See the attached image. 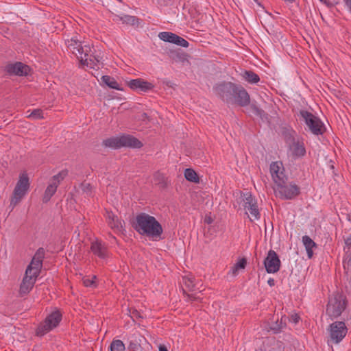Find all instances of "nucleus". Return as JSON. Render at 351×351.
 Returning <instances> with one entry per match:
<instances>
[{
    "label": "nucleus",
    "instance_id": "nucleus-1",
    "mask_svg": "<svg viewBox=\"0 0 351 351\" xmlns=\"http://www.w3.org/2000/svg\"><path fill=\"white\" fill-rule=\"evenodd\" d=\"M132 226L140 234L149 237L158 239L162 233L160 223L154 217L145 213L136 215Z\"/></svg>",
    "mask_w": 351,
    "mask_h": 351
},
{
    "label": "nucleus",
    "instance_id": "nucleus-2",
    "mask_svg": "<svg viewBox=\"0 0 351 351\" xmlns=\"http://www.w3.org/2000/svg\"><path fill=\"white\" fill-rule=\"evenodd\" d=\"M299 114L313 134L319 136L325 132V125L319 117L306 110H300Z\"/></svg>",
    "mask_w": 351,
    "mask_h": 351
},
{
    "label": "nucleus",
    "instance_id": "nucleus-3",
    "mask_svg": "<svg viewBox=\"0 0 351 351\" xmlns=\"http://www.w3.org/2000/svg\"><path fill=\"white\" fill-rule=\"evenodd\" d=\"M62 320V314L59 311H55L48 315L45 320L37 327L36 334L37 336L43 337L55 328H56Z\"/></svg>",
    "mask_w": 351,
    "mask_h": 351
},
{
    "label": "nucleus",
    "instance_id": "nucleus-4",
    "mask_svg": "<svg viewBox=\"0 0 351 351\" xmlns=\"http://www.w3.org/2000/svg\"><path fill=\"white\" fill-rule=\"evenodd\" d=\"M276 185L274 191L282 199H293L300 193V188L293 182L283 180V183Z\"/></svg>",
    "mask_w": 351,
    "mask_h": 351
},
{
    "label": "nucleus",
    "instance_id": "nucleus-5",
    "mask_svg": "<svg viewBox=\"0 0 351 351\" xmlns=\"http://www.w3.org/2000/svg\"><path fill=\"white\" fill-rule=\"evenodd\" d=\"M29 180L27 173L20 174L19 179L14 187L12 197L10 200V206L14 207L22 198L27 194L29 189Z\"/></svg>",
    "mask_w": 351,
    "mask_h": 351
},
{
    "label": "nucleus",
    "instance_id": "nucleus-6",
    "mask_svg": "<svg viewBox=\"0 0 351 351\" xmlns=\"http://www.w3.org/2000/svg\"><path fill=\"white\" fill-rule=\"evenodd\" d=\"M347 300L346 297L342 294L337 293L329 299L326 313L330 317L337 318L345 310Z\"/></svg>",
    "mask_w": 351,
    "mask_h": 351
},
{
    "label": "nucleus",
    "instance_id": "nucleus-7",
    "mask_svg": "<svg viewBox=\"0 0 351 351\" xmlns=\"http://www.w3.org/2000/svg\"><path fill=\"white\" fill-rule=\"evenodd\" d=\"M237 84L230 82H221L216 84L213 87V91L218 97L226 103H232L233 95Z\"/></svg>",
    "mask_w": 351,
    "mask_h": 351
},
{
    "label": "nucleus",
    "instance_id": "nucleus-8",
    "mask_svg": "<svg viewBox=\"0 0 351 351\" xmlns=\"http://www.w3.org/2000/svg\"><path fill=\"white\" fill-rule=\"evenodd\" d=\"M68 170L63 169L60 171L58 174L53 176L47 189H45V193L43 195V200L44 202H47L50 200L51 197L55 194L57 191V188L60 184V182L67 176Z\"/></svg>",
    "mask_w": 351,
    "mask_h": 351
},
{
    "label": "nucleus",
    "instance_id": "nucleus-9",
    "mask_svg": "<svg viewBox=\"0 0 351 351\" xmlns=\"http://www.w3.org/2000/svg\"><path fill=\"white\" fill-rule=\"evenodd\" d=\"M330 339L334 343H339L346 337L348 328L343 322H335L329 326Z\"/></svg>",
    "mask_w": 351,
    "mask_h": 351
},
{
    "label": "nucleus",
    "instance_id": "nucleus-10",
    "mask_svg": "<svg viewBox=\"0 0 351 351\" xmlns=\"http://www.w3.org/2000/svg\"><path fill=\"white\" fill-rule=\"evenodd\" d=\"M265 269L269 274H275L280 270L281 262L275 251L270 250L264 260Z\"/></svg>",
    "mask_w": 351,
    "mask_h": 351
},
{
    "label": "nucleus",
    "instance_id": "nucleus-11",
    "mask_svg": "<svg viewBox=\"0 0 351 351\" xmlns=\"http://www.w3.org/2000/svg\"><path fill=\"white\" fill-rule=\"evenodd\" d=\"M270 173L276 184L283 183V180H287L288 178L285 173V168L281 161L272 162L270 164Z\"/></svg>",
    "mask_w": 351,
    "mask_h": 351
},
{
    "label": "nucleus",
    "instance_id": "nucleus-12",
    "mask_svg": "<svg viewBox=\"0 0 351 351\" xmlns=\"http://www.w3.org/2000/svg\"><path fill=\"white\" fill-rule=\"evenodd\" d=\"M4 71L10 75L27 76L30 71V69L27 65L21 62H16L8 64L5 66Z\"/></svg>",
    "mask_w": 351,
    "mask_h": 351
},
{
    "label": "nucleus",
    "instance_id": "nucleus-13",
    "mask_svg": "<svg viewBox=\"0 0 351 351\" xmlns=\"http://www.w3.org/2000/svg\"><path fill=\"white\" fill-rule=\"evenodd\" d=\"M243 206L245 210L250 212L254 219L258 220L261 217V214L258 208L257 200L250 193L245 194L243 199Z\"/></svg>",
    "mask_w": 351,
    "mask_h": 351
},
{
    "label": "nucleus",
    "instance_id": "nucleus-14",
    "mask_svg": "<svg viewBox=\"0 0 351 351\" xmlns=\"http://www.w3.org/2000/svg\"><path fill=\"white\" fill-rule=\"evenodd\" d=\"M234 99L232 104H237L240 106H246L250 102V97L247 90L241 86L237 84L234 90Z\"/></svg>",
    "mask_w": 351,
    "mask_h": 351
},
{
    "label": "nucleus",
    "instance_id": "nucleus-15",
    "mask_svg": "<svg viewBox=\"0 0 351 351\" xmlns=\"http://www.w3.org/2000/svg\"><path fill=\"white\" fill-rule=\"evenodd\" d=\"M106 217L108 225L114 232L120 233L124 230V221L118 217V216L114 215L112 212H106Z\"/></svg>",
    "mask_w": 351,
    "mask_h": 351
},
{
    "label": "nucleus",
    "instance_id": "nucleus-16",
    "mask_svg": "<svg viewBox=\"0 0 351 351\" xmlns=\"http://www.w3.org/2000/svg\"><path fill=\"white\" fill-rule=\"evenodd\" d=\"M128 85L133 90L144 93L152 90L154 87L152 83L142 78L131 80L128 82Z\"/></svg>",
    "mask_w": 351,
    "mask_h": 351
},
{
    "label": "nucleus",
    "instance_id": "nucleus-17",
    "mask_svg": "<svg viewBox=\"0 0 351 351\" xmlns=\"http://www.w3.org/2000/svg\"><path fill=\"white\" fill-rule=\"evenodd\" d=\"M90 250L94 255L101 259H106L109 256V252L106 244L101 241L96 240L91 243Z\"/></svg>",
    "mask_w": 351,
    "mask_h": 351
},
{
    "label": "nucleus",
    "instance_id": "nucleus-18",
    "mask_svg": "<svg viewBox=\"0 0 351 351\" xmlns=\"http://www.w3.org/2000/svg\"><path fill=\"white\" fill-rule=\"evenodd\" d=\"M121 142L122 147L131 148H141L143 147V143L138 138L130 134L121 135Z\"/></svg>",
    "mask_w": 351,
    "mask_h": 351
},
{
    "label": "nucleus",
    "instance_id": "nucleus-19",
    "mask_svg": "<svg viewBox=\"0 0 351 351\" xmlns=\"http://www.w3.org/2000/svg\"><path fill=\"white\" fill-rule=\"evenodd\" d=\"M35 282L36 281L34 280V278L23 277L19 289L20 296L22 297L29 293L32 289Z\"/></svg>",
    "mask_w": 351,
    "mask_h": 351
},
{
    "label": "nucleus",
    "instance_id": "nucleus-20",
    "mask_svg": "<svg viewBox=\"0 0 351 351\" xmlns=\"http://www.w3.org/2000/svg\"><path fill=\"white\" fill-rule=\"evenodd\" d=\"M102 145L106 147L112 149H119L122 147L121 142V136L117 137H111L103 141Z\"/></svg>",
    "mask_w": 351,
    "mask_h": 351
},
{
    "label": "nucleus",
    "instance_id": "nucleus-21",
    "mask_svg": "<svg viewBox=\"0 0 351 351\" xmlns=\"http://www.w3.org/2000/svg\"><path fill=\"white\" fill-rule=\"evenodd\" d=\"M45 251L43 247H40L36 252L30 264L38 266L40 268L43 267V261L45 258Z\"/></svg>",
    "mask_w": 351,
    "mask_h": 351
},
{
    "label": "nucleus",
    "instance_id": "nucleus-22",
    "mask_svg": "<svg viewBox=\"0 0 351 351\" xmlns=\"http://www.w3.org/2000/svg\"><path fill=\"white\" fill-rule=\"evenodd\" d=\"M66 44L69 49V50L77 56L79 54V52L80 51V49H82V43L78 40L72 38L70 40H67L66 41Z\"/></svg>",
    "mask_w": 351,
    "mask_h": 351
},
{
    "label": "nucleus",
    "instance_id": "nucleus-23",
    "mask_svg": "<svg viewBox=\"0 0 351 351\" xmlns=\"http://www.w3.org/2000/svg\"><path fill=\"white\" fill-rule=\"evenodd\" d=\"M292 155L295 157H302L306 154L303 143L294 142L291 147Z\"/></svg>",
    "mask_w": 351,
    "mask_h": 351
},
{
    "label": "nucleus",
    "instance_id": "nucleus-24",
    "mask_svg": "<svg viewBox=\"0 0 351 351\" xmlns=\"http://www.w3.org/2000/svg\"><path fill=\"white\" fill-rule=\"evenodd\" d=\"M101 81L104 84L108 86L109 88L121 90L122 88H121L120 84L117 82V80L110 75H103L101 77Z\"/></svg>",
    "mask_w": 351,
    "mask_h": 351
},
{
    "label": "nucleus",
    "instance_id": "nucleus-25",
    "mask_svg": "<svg viewBox=\"0 0 351 351\" xmlns=\"http://www.w3.org/2000/svg\"><path fill=\"white\" fill-rule=\"evenodd\" d=\"M302 242L306 248L308 257L311 258L313 256V248L316 246V243L307 235L302 237Z\"/></svg>",
    "mask_w": 351,
    "mask_h": 351
},
{
    "label": "nucleus",
    "instance_id": "nucleus-26",
    "mask_svg": "<svg viewBox=\"0 0 351 351\" xmlns=\"http://www.w3.org/2000/svg\"><path fill=\"white\" fill-rule=\"evenodd\" d=\"M40 267L29 264L26 269L24 277L34 278V280L36 281L40 274Z\"/></svg>",
    "mask_w": 351,
    "mask_h": 351
},
{
    "label": "nucleus",
    "instance_id": "nucleus-27",
    "mask_svg": "<svg viewBox=\"0 0 351 351\" xmlns=\"http://www.w3.org/2000/svg\"><path fill=\"white\" fill-rule=\"evenodd\" d=\"M99 61V56L97 55H95L94 53H93V56L90 58H84L83 57H81V64L82 65H86L87 66H89L93 69H94L95 66L97 65Z\"/></svg>",
    "mask_w": 351,
    "mask_h": 351
},
{
    "label": "nucleus",
    "instance_id": "nucleus-28",
    "mask_svg": "<svg viewBox=\"0 0 351 351\" xmlns=\"http://www.w3.org/2000/svg\"><path fill=\"white\" fill-rule=\"evenodd\" d=\"M241 76L250 84H256L260 81L259 76L252 71H245L241 73Z\"/></svg>",
    "mask_w": 351,
    "mask_h": 351
},
{
    "label": "nucleus",
    "instance_id": "nucleus-29",
    "mask_svg": "<svg viewBox=\"0 0 351 351\" xmlns=\"http://www.w3.org/2000/svg\"><path fill=\"white\" fill-rule=\"evenodd\" d=\"M114 19H113L114 21L119 20L123 22V23L134 25L137 21L138 18L134 16H130L128 14H124L123 16L119 15H114Z\"/></svg>",
    "mask_w": 351,
    "mask_h": 351
},
{
    "label": "nucleus",
    "instance_id": "nucleus-30",
    "mask_svg": "<svg viewBox=\"0 0 351 351\" xmlns=\"http://www.w3.org/2000/svg\"><path fill=\"white\" fill-rule=\"evenodd\" d=\"M185 178L190 182L199 183V178L197 173L192 169H186L184 171Z\"/></svg>",
    "mask_w": 351,
    "mask_h": 351
},
{
    "label": "nucleus",
    "instance_id": "nucleus-31",
    "mask_svg": "<svg viewBox=\"0 0 351 351\" xmlns=\"http://www.w3.org/2000/svg\"><path fill=\"white\" fill-rule=\"evenodd\" d=\"M176 35L170 32H162L159 33L158 38L162 41L174 44Z\"/></svg>",
    "mask_w": 351,
    "mask_h": 351
},
{
    "label": "nucleus",
    "instance_id": "nucleus-32",
    "mask_svg": "<svg viewBox=\"0 0 351 351\" xmlns=\"http://www.w3.org/2000/svg\"><path fill=\"white\" fill-rule=\"evenodd\" d=\"M93 53V51L88 45H82V49H80V51L79 52V54L77 56V58L81 61V57H83L84 58H90L92 57Z\"/></svg>",
    "mask_w": 351,
    "mask_h": 351
},
{
    "label": "nucleus",
    "instance_id": "nucleus-33",
    "mask_svg": "<svg viewBox=\"0 0 351 351\" xmlns=\"http://www.w3.org/2000/svg\"><path fill=\"white\" fill-rule=\"evenodd\" d=\"M182 283L190 291H193L196 289V284L194 282V278L192 276H184L182 278Z\"/></svg>",
    "mask_w": 351,
    "mask_h": 351
},
{
    "label": "nucleus",
    "instance_id": "nucleus-34",
    "mask_svg": "<svg viewBox=\"0 0 351 351\" xmlns=\"http://www.w3.org/2000/svg\"><path fill=\"white\" fill-rule=\"evenodd\" d=\"M247 265V261L245 258H242L239 260V261L234 265V266L231 269V271L233 276H237L238 274V271L240 269H245Z\"/></svg>",
    "mask_w": 351,
    "mask_h": 351
},
{
    "label": "nucleus",
    "instance_id": "nucleus-35",
    "mask_svg": "<svg viewBox=\"0 0 351 351\" xmlns=\"http://www.w3.org/2000/svg\"><path fill=\"white\" fill-rule=\"evenodd\" d=\"M153 181L155 184L160 185L161 187H164L166 185L165 176L163 173L157 171L154 174Z\"/></svg>",
    "mask_w": 351,
    "mask_h": 351
},
{
    "label": "nucleus",
    "instance_id": "nucleus-36",
    "mask_svg": "<svg viewBox=\"0 0 351 351\" xmlns=\"http://www.w3.org/2000/svg\"><path fill=\"white\" fill-rule=\"evenodd\" d=\"M111 351H125V346L122 341L119 339H114L110 343Z\"/></svg>",
    "mask_w": 351,
    "mask_h": 351
},
{
    "label": "nucleus",
    "instance_id": "nucleus-37",
    "mask_svg": "<svg viewBox=\"0 0 351 351\" xmlns=\"http://www.w3.org/2000/svg\"><path fill=\"white\" fill-rule=\"evenodd\" d=\"M79 189L82 191L83 193L86 194L88 196H90L92 194V186L89 183H81L79 185Z\"/></svg>",
    "mask_w": 351,
    "mask_h": 351
},
{
    "label": "nucleus",
    "instance_id": "nucleus-38",
    "mask_svg": "<svg viewBox=\"0 0 351 351\" xmlns=\"http://www.w3.org/2000/svg\"><path fill=\"white\" fill-rule=\"evenodd\" d=\"M174 44L185 48L189 46V43L187 40L178 35L176 36Z\"/></svg>",
    "mask_w": 351,
    "mask_h": 351
},
{
    "label": "nucleus",
    "instance_id": "nucleus-39",
    "mask_svg": "<svg viewBox=\"0 0 351 351\" xmlns=\"http://www.w3.org/2000/svg\"><path fill=\"white\" fill-rule=\"evenodd\" d=\"M29 117L32 119H43V111L40 109H35L31 112Z\"/></svg>",
    "mask_w": 351,
    "mask_h": 351
},
{
    "label": "nucleus",
    "instance_id": "nucleus-40",
    "mask_svg": "<svg viewBox=\"0 0 351 351\" xmlns=\"http://www.w3.org/2000/svg\"><path fill=\"white\" fill-rule=\"evenodd\" d=\"M96 276H93L91 279L90 278H86L84 280L83 283L84 286L87 287H96V282H95Z\"/></svg>",
    "mask_w": 351,
    "mask_h": 351
},
{
    "label": "nucleus",
    "instance_id": "nucleus-41",
    "mask_svg": "<svg viewBox=\"0 0 351 351\" xmlns=\"http://www.w3.org/2000/svg\"><path fill=\"white\" fill-rule=\"evenodd\" d=\"M328 8H333L339 3V0H319Z\"/></svg>",
    "mask_w": 351,
    "mask_h": 351
},
{
    "label": "nucleus",
    "instance_id": "nucleus-42",
    "mask_svg": "<svg viewBox=\"0 0 351 351\" xmlns=\"http://www.w3.org/2000/svg\"><path fill=\"white\" fill-rule=\"evenodd\" d=\"M252 109L253 110V112L256 114L257 116H259L260 117H263L265 114V112L263 110L259 108L258 107H257L256 106H252Z\"/></svg>",
    "mask_w": 351,
    "mask_h": 351
},
{
    "label": "nucleus",
    "instance_id": "nucleus-43",
    "mask_svg": "<svg viewBox=\"0 0 351 351\" xmlns=\"http://www.w3.org/2000/svg\"><path fill=\"white\" fill-rule=\"evenodd\" d=\"M351 247V234L349 235L346 239H345V246L343 247V250L346 251V249L348 251L350 248Z\"/></svg>",
    "mask_w": 351,
    "mask_h": 351
},
{
    "label": "nucleus",
    "instance_id": "nucleus-44",
    "mask_svg": "<svg viewBox=\"0 0 351 351\" xmlns=\"http://www.w3.org/2000/svg\"><path fill=\"white\" fill-rule=\"evenodd\" d=\"M183 291H184V294L186 295L189 300L193 301V300H199V297L197 296L196 293L186 294L184 290Z\"/></svg>",
    "mask_w": 351,
    "mask_h": 351
},
{
    "label": "nucleus",
    "instance_id": "nucleus-45",
    "mask_svg": "<svg viewBox=\"0 0 351 351\" xmlns=\"http://www.w3.org/2000/svg\"><path fill=\"white\" fill-rule=\"evenodd\" d=\"M270 329L273 330L274 333H278L280 330V326L276 324L275 326H271Z\"/></svg>",
    "mask_w": 351,
    "mask_h": 351
},
{
    "label": "nucleus",
    "instance_id": "nucleus-46",
    "mask_svg": "<svg viewBox=\"0 0 351 351\" xmlns=\"http://www.w3.org/2000/svg\"><path fill=\"white\" fill-rule=\"evenodd\" d=\"M267 284H268L270 287H273V286H274V285H275V280H274V279H273V278H269V279L267 280Z\"/></svg>",
    "mask_w": 351,
    "mask_h": 351
},
{
    "label": "nucleus",
    "instance_id": "nucleus-47",
    "mask_svg": "<svg viewBox=\"0 0 351 351\" xmlns=\"http://www.w3.org/2000/svg\"><path fill=\"white\" fill-rule=\"evenodd\" d=\"M159 351H168L167 347L165 345L160 344L158 347Z\"/></svg>",
    "mask_w": 351,
    "mask_h": 351
},
{
    "label": "nucleus",
    "instance_id": "nucleus-48",
    "mask_svg": "<svg viewBox=\"0 0 351 351\" xmlns=\"http://www.w3.org/2000/svg\"><path fill=\"white\" fill-rule=\"evenodd\" d=\"M343 1L350 11L351 10V0H343Z\"/></svg>",
    "mask_w": 351,
    "mask_h": 351
},
{
    "label": "nucleus",
    "instance_id": "nucleus-49",
    "mask_svg": "<svg viewBox=\"0 0 351 351\" xmlns=\"http://www.w3.org/2000/svg\"><path fill=\"white\" fill-rule=\"evenodd\" d=\"M343 1L350 11L351 10V0H343Z\"/></svg>",
    "mask_w": 351,
    "mask_h": 351
},
{
    "label": "nucleus",
    "instance_id": "nucleus-50",
    "mask_svg": "<svg viewBox=\"0 0 351 351\" xmlns=\"http://www.w3.org/2000/svg\"><path fill=\"white\" fill-rule=\"evenodd\" d=\"M163 84H165L166 86H169V87H172L173 84L172 83V82L171 81H169V80H165L163 82Z\"/></svg>",
    "mask_w": 351,
    "mask_h": 351
},
{
    "label": "nucleus",
    "instance_id": "nucleus-51",
    "mask_svg": "<svg viewBox=\"0 0 351 351\" xmlns=\"http://www.w3.org/2000/svg\"><path fill=\"white\" fill-rule=\"evenodd\" d=\"M292 320L295 322V323H297L298 321V317L297 316V315H293L292 316Z\"/></svg>",
    "mask_w": 351,
    "mask_h": 351
},
{
    "label": "nucleus",
    "instance_id": "nucleus-52",
    "mask_svg": "<svg viewBox=\"0 0 351 351\" xmlns=\"http://www.w3.org/2000/svg\"><path fill=\"white\" fill-rule=\"evenodd\" d=\"M132 313V317H133L134 316H137L138 314V312L136 310H134Z\"/></svg>",
    "mask_w": 351,
    "mask_h": 351
},
{
    "label": "nucleus",
    "instance_id": "nucleus-53",
    "mask_svg": "<svg viewBox=\"0 0 351 351\" xmlns=\"http://www.w3.org/2000/svg\"><path fill=\"white\" fill-rule=\"evenodd\" d=\"M346 263L348 266H351V256L347 260Z\"/></svg>",
    "mask_w": 351,
    "mask_h": 351
},
{
    "label": "nucleus",
    "instance_id": "nucleus-54",
    "mask_svg": "<svg viewBox=\"0 0 351 351\" xmlns=\"http://www.w3.org/2000/svg\"><path fill=\"white\" fill-rule=\"evenodd\" d=\"M285 1H288L289 3L293 2L295 0H285Z\"/></svg>",
    "mask_w": 351,
    "mask_h": 351
},
{
    "label": "nucleus",
    "instance_id": "nucleus-55",
    "mask_svg": "<svg viewBox=\"0 0 351 351\" xmlns=\"http://www.w3.org/2000/svg\"><path fill=\"white\" fill-rule=\"evenodd\" d=\"M207 223H210L212 220L210 219H206Z\"/></svg>",
    "mask_w": 351,
    "mask_h": 351
},
{
    "label": "nucleus",
    "instance_id": "nucleus-56",
    "mask_svg": "<svg viewBox=\"0 0 351 351\" xmlns=\"http://www.w3.org/2000/svg\"><path fill=\"white\" fill-rule=\"evenodd\" d=\"M110 236L113 238L114 239H115V237L112 236V234H110Z\"/></svg>",
    "mask_w": 351,
    "mask_h": 351
},
{
    "label": "nucleus",
    "instance_id": "nucleus-57",
    "mask_svg": "<svg viewBox=\"0 0 351 351\" xmlns=\"http://www.w3.org/2000/svg\"><path fill=\"white\" fill-rule=\"evenodd\" d=\"M255 1H257L258 0H254Z\"/></svg>",
    "mask_w": 351,
    "mask_h": 351
},
{
    "label": "nucleus",
    "instance_id": "nucleus-58",
    "mask_svg": "<svg viewBox=\"0 0 351 351\" xmlns=\"http://www.w3.org/2000/svg\"><path fill=\"white\" fill-rule=\"evenodd\" d=\"M350 12H351V10H350Z\"/></svg>",
    "mask_w": 351,
    "mask_h": 351
}]
</instances>
